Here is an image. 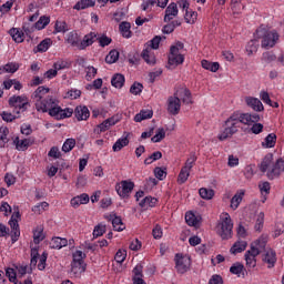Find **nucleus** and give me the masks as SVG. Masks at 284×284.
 <instances>
[{
    "label": "nucleus",
    "instance_id": "nucleus-1",
    "mask_svg": "<svg viewBox=\"0 0 284 284\" xmlns=\"http://www.w3.org/2000/svg\"><path fill=\"white\" fill-rule=\"evenodd\" d=\"M261 121L258 113H243L241 111H234L224 122L222 132L217 135L219 141H227L232 139L242 125H252Z\"/></svg>",
    "mask_w": 284,
    "mask_h": 284
},
{
    "label": "nucleus",
    "instance_id": "nucleus-2",
    "mask_svg": "<svg viewBox=\"0 0 284 284\" xmlns=\"http://www.w3.org/2000/svg\"><path fill=\"white\" fill-rule=\"evenodd\" d=\"M260 171L263 173L267 172V179L274 181V179H278L284 172V160L277 159L274 162V154L267 153L261 162Z\"/></svg>",
    "mask_w": 284,
    "mask_h": 284
},
{
    "label": "nucleus",
    "instance_id": "nucleus-3",
    "mask_svg": "<svg viewBox=\"0 0 284 284\" xmlns=\"http://www.w3.org/2000/svg\"><path fill=\"white\" fill-rule=\"evenodd\" d=\"M65 41L72 48L85 50V48H90V45L97 41V32L91 31L90 33L85 34L81 41L79 33H77V31H71L67 34Z\"/></svg>",
    "mask_w": 284,
    "mask_h": 284
},
{
    "label": "nucleus",
    "instance_id": "nucleus-4",
    "mask_svg": "<svg viewBox=\"0 0 284 284\" xmlns=\"http://www.w3.org/2000/svg\"><path fill=\"white\" fill-rule=\"evenodd\" d=\"M254 37L255 39H262L261 45L264 48V50L274 48L280 39L278 32H276V30H270L263 24L256 29Z\"/></svg>",
    "mask_w": 284,
    "mask_h": 284
},
{
    "label": "nucleus",
    "instance_id": "nucleus-5",
    "mask_svg": "<svg viewBox=\"0 0 284 284\" xmlns=\"http://www.w3.org/2000/svg\"><path fill=\"white\" fill-rule=\"evenodd\" d=\"M183 48H185V44L181 41H178L170 47V52L168 54L169 68H179V65L185 63V55L181 53Z\"/></svg>",
    "mask_w": 284,
    "mask_h": 284
},
{
    "label": "nucleus",
    "instance_id": "nucleus-6",
    "mask_svg": "<svg viewBox=\"0 0 284 284\" xmlns=\"http://www.w3.org/2000/svg\"><path fill=\"white\" fill-rule=\"evenodd\" d=\"M232 230H234V223L230 213H223L220 216V222L216 225V232L222 241H230L232 239Z\"/></svg>",
    "mask_w": 284,
    "mask_h": 284
},
{
    "label": "nucleus",
    "instance_id": "nucleus-7",
    "mask_svg": "<svg viewBox=\"0 0 284 284\" xmlns=\"http://www.w3.org/2000/svg\"><path fill=\"white\" fill-rule=\"evenodd\" d=\"M196 154H191L190 158L185 161L184 165L182 166L179 175H178V183L179 185H183V183L187 182L190 179V172H192V168L196 165Z\"/></svg>",
    "mask_w": 284,
    "mask_h": 284
},
{
    "label": "nucleus",
    "instance_id": "nucleus-8",
    "mask_svg": "<svg viewBox=\"0 0 284 284\" xmlns=\"http://www.w3.org/2000/svg\"><path fill=\"white\" fill-rule=\"evenodd\" d=\"M9 105L14 108V114H21V112L28 110L30 102L26 95H13L9 99Z\"/></svg>",
    "mask_w": 284,
    "mask_h": 284
},
{
    "label": "nucleus",
    "instance_id": "nucleus-9",
    "mask_svg": "<svg viewBox=\"0 0 284 284\" xmlns=\"http://www.w3.org/2000/svg\"><path fill=\"white\" fill-rule=\"evenodd\" d=\"M48 114H49V116H52L57 121H62V119H70V116H72L74 114V110L72 108L62 109L57 103L54 106H52L48 111Z\"/></svg>",
    "mask_w": 284,
    "mask_h": 284
},
{
    "label": "nucleus",
    "instance_id": "nucleus-10",
    "mask_svg": "<svg viewBox=\"0 0 284 284\" xmlns=\"http://www.w3.org/2000/svg\"><path fill=\"white\" fill-rule=\"evenodd\" d=\"M134 190V182L130 180H123L120 184L115 185V192L120 199H130V194H132Z\"/></svg>",
    "mask_w": 284,
    "mask_h": 284
},
{
    "label": "nucleus",
    "instance_id": "nucleus-11",
    "mask_svg": "<svg viewBox=\"0 0 284 284\" xmlns=\"http://www.w3.org/2000/svg\"><path fill=\"white\" fill-rule=\"evenodd\" d=\"M175 270L178 274H185L190 266L192 265V260L189 256H183V254H175Z\"/></svg>",
    "mask_w": 284,
    "mask_h": 284
},
{
    "label": "nucleus",
    "instance_id": "nucleus-12",
    "mask_svg": "<svg viewBox=\"0 0 284 284\" xmlns=\"http://www.w3.org/2000/svg\"><path fill=\"white\" fill-rule=\"evenodd\" d=\"M55 104H57V100L49 95V97L36 102V110L38 112L45 113L49 110H52V108H54Z\"/></svg>",
    "mask_w": 284,
    "mask_h": 284
},
{
    "label": "nucleus",
    "instance_id": "nucleus-13",
    "mask_svg": "<svg viewBox=\"0 0 284 284\" xmlns=\"http://www.w3.org/2000/svg\"><path fill=\"white\" fill-rule=\"evenodd\" d=\"M168 112L176 116L181 112V99L178 95L173 94L168 99Z\"/></svg>",
    "mask_w": 284,
    "mask_h": 284
},
{
    "label": "nucleus",
    "instance_id": "nucleus-14",
    "mask_svg": "<svg viewBox=\"0 0 284 284\" xmlns=\"http://www.w3.org/2000/svg\"><path fill=\"white\" fill-rule=\"evenodd\" d=\"M175 97L184 103V105H192L194 102L192 101V92L187 88L179 89L175 93Z\"/></svg>",
    "mask_w": 284,
    "mask_h": 284
},
{
    "label": "nucleus",
    "instance_id": "nucleus-15",
    "mask_svg": "<svg viewBox=\"0 0 284 284\" xmlns=\"http://www.w3.org/2000/svg\"><path fill=\"white\" fill-rule=\"evenodd\" d=\"M73 114L77 121H88L90 119V109L85 105L75 106Z\"/></svg>",
    "mask_w": 284,
    "mask_h": 284
},
{
    "label": "nucleus",
    "instance_id": "nucleus-16",
    "mask_svg": "<svg viewBox=\"0 0 284 284\" xmlns=\"http://www.w3.org/2000/svg\"><path fill=\"white\" fill-rule=\"evenodd\" d=\"M258 251H256V248L253 247V250H248L246 251L244 258L246 261V267H248L250 270H254V267L256 266V256H258Z\"/></svg>",
    "mask_w": 284,
    "mask_h": 284
},
{
    "label": "nucleus",
    "instance_id": "nucleus-17",
    "mask_svg": "<svg viewBox=\"0 0 284 284\" xmlns=\"http://www.w3.org/2000/svg\"><path fill=\"white\" fill-rule=\"evenodd\" d=\"M13 143L16 145V150H19V152H26V150H28V148L32 145V143H34V140L30 138L20 139L19 136H17L13 140Z\"/></svg>",
    "mask_w": 284,
    "mask_h": 284
},
{
    "label": "nucleus",
    "instance_id": "nucleus-18",
    "mask_svg": "<svg viewBox=\"0 0 284 284\" xmlns=\"http://www.w3.org/2000/svg\"><path fill=\"white\" fill-rule=\"evenodd\" d=\"M245 103L248 105V108H252L254 112H263L265 110L263 102H261L258 98L247 97L245 98Z\"/></svg>",
    "mask_w": 284,
    "mask_h": 284
},
{
    "label": "nucleus",
    "instance_id": "nucleus-19",
    "mask_svg": "<svg viewBox=\"0 0 284 284\" xmlns=\"http://www.w3.org/2000/svg\"><path fill=\"white\" fill-rule=\"evenodd\" d=\"M267 246V235H262L257 240H255L253 243H251V250L258 251V254L261 252H265V247Z\"/></svg>",
    "mask_w": 284,
    "mask_h": 284
},
{
    "label": "nucleus",
    "instance_id": "nucleus-20",
    "mask_svg": "<svg viewBox=\"0 0 284 284\" xmlns=\"http://www.w3.org/2000/svg\"><path fill=\"white\" fill-rule=\"evenodd\" d=\"M8 33L14 41V43H23L26 41V33L19 28H11Z\"/></svg>",
    "mask_w": 284,
    "mask_h": 284
},
{
    "label": "nucleus",
    "instance_id": "nucleus-21",
    "mask_svg": "<svg viewBox=\"0 0 284 284\" xmlns=\"http://www.w3.org/2000/svg\"><path fill=\"white\" fill-rule=\"evenodd\" d=\"M264 263H267L268 270H272L276 265V252L272 248L266 251L264 257L262 258Z\"/></svg>",
    "mask_w": 284,
    "mask_h": 284
},
{
    "label": "nucleus",
    "instance_id": "nucleus-22",
    "mask_svg": "<svg viewBox=\"0 0 284 284\" xmlns=\"http://www.w3.org/2000/svg\"><path fill=\"white\" fill-rule=\"evenodd\" d=\"M132 281H133V284H146L145 280H143V266L141 264H138L133 268Z\"/></svg>",
    "mask_w": 284,
    "mask_h": 284
},
{
    "label": "nucleus",
    "instance_id": "nucleus-23",
    "mask_svg": "<svg viewBox=\"0 0 284 284\" xmlns=\"http://www.w3.org/2000/svg\"><path fill=\"white\" fill-rule=\"evenodd\" d=\"M178 14L179 7L176 6V3H170L165 10L164 21H172V19H174V17H176Z\"/></svg>",
    "mask_w": 284,
    "mask_h": 284
},
{
    "label": "nucleus",
    "instance_id": "nucleus-24",
    "mask_svg": "<svg viewBox=\"0 0 284 284\" xmlns=\"http://www.w3.org/2000/svg\"><path fill=\"white\" fill-rule=\"evenodd\" d=\"M132 24H130V22L128 21H123L119 24V31L120 34H122V37L124 39H131L132 38Z\"/></svg>",
    "mask_w": 284,
    "mask_h": 284
},
{
    "label": "nucleus",
    "instance_id": "nucleus-25",
    "mask_svg": "<svg viewBox=\"0 0 284 284\" xmlns=\"http://www.w3.org/2000/svg\"><path fill=\"white\" fill-rule=\"evenodd\" d=\"M50 247L52 250H63V247H68V239L53 237L50 242Z\"/></svg>",
    "mask_w": 284,
    "mask_h": 284
},
{
    "label": "nucleus",
    "instance_id": "nucleus-26",
    "mask_svg": "<svg viewBox=\"0 0 284 284\" xmlns=\"http://www.w3.org/2000/svg\"><path fill=\"white\" fill-rule=\"evenodd\" d=\"M247 250V242L243 240H237L231 247V254H241Z\"/></svg>",
    "mask_w": 284,
    "mask_h": 284
},
{
    "label": "nucleus",
    "instance_id": "nucleus-27",
    "mask_svg": "<svg viewBox=\"0 0 284 284\" xmlns=\"http://www.w3.org/2000/svg\"><path fill=\"white\" fill-rule=\"evenodd\" d=\"M111 85H113V88H116L118 90H121V88L125 85V75L121 73L113 74V77L111 78Z\"/></svg>",
    "mask_w": 284,
    "mask_h": 284
},
{
    "label": "nucleus",
    "instance_id": "nucleus-28",
    "mask_svg": "<svg viewBox=\"0 0 284 284\" xmlns=\"http://www.w3.org/2000/svg\"><path fill=\"white\" fill-rule=\"evenodd\" d=\"M48 92H50L49 88L45 87H39L31 95V99H33V101H43V97H45V94H48Z\"/></svg>",
    "mask_w": 284,
    "mask_h": 284
},
{
    "label": "nucleus",
    "instance_id": "nucleus-29",
    "mask_svg": "<svg viewBox=\"0 0 284 284\" xmlns=\"http://www.w3.org/2000/svg\"><path fill=\"white\" fill-rule=\"evenodd\" d=\"M257 38L251 40L247 42L246 47H245V51L247 57H252V54H256V52H258V40H256Z\"/></svg>",
    "mask_w": 284,
    "mask_h": 284
},
{
    "label": "nucleus",
    "instance_id": "nucleus-30",
    "mask_svg": "<svg viewBox=\"0 0 284 284\" xmlns=\"http://www.w3.org/2000/svg\"><path fill=\"white\" fill-rule=\"evenodd\" d=\"M245 196V191L241 190L235 193V195L231 199V207L232 210H237L239 205H241V202L243 201V197Z\"/></svg>",
    "mask_w": 284,
    "mask_h": 284
},
{
    "label": "nucleus",
    "instance_id": "nucleus-31",
    "mask_svg": "<svg viewBox=\"0 0 284 284\" xmlns=\"http://www.w3.org/2000/svg\"><path fill=\"white\" fill-rule=\"evenodd\" d=\"M152 116H154V112L152 110H141L140 113L135 114L134 121L135 123H141V121L152 119Z\"/></svg>",
    "mask_w": 284,
    "mask_h": 284
},
{
    "label": "nucleus",
    "instance_id": "nucleus-32",
    "mask_svg": "<svg viewBox=\"0 0 284 284\" xmlns=\"http://www.w3.org/2000/svg\"><path fill=\"white\" fill-rule=\"evenodd\" d=\"M277 57L274 53V51H265L262 53L261 61L264 63V65H270L276 61Z\"/></svg>",
    "mask_w": 284,
    "mask_h": 284
},
{
    "label": "nucleus",
    "instance_id": "nucleus-33",
    "mask_svg": "<svg viewBox=\"0 0 284 284\" xmlns=\"http://www.w3.org/2000/svg\"><path fill=\"white\" fill-rule=\"evenodd\" d=\"M87 264L85 262H71V272L79 276L85 272Z\"/></svg>",
    "mask_w": 284,
    "mask_h": 284
},
{
    "label": "nucleus",
    "instance_id": "nucleus-34",
    "mask_svg": "<svg viewBox=\"0 0 284 284\" xmlns=\"http://www.w3.org/2000/svg\"><path fill=\"white\" fill-rule=\"evenodd\" d=\"M128 145H130V140L128 139V136L120 138L113 144L112 150H113V152H121V150H123V148H125Z\"/></svg>",
    "mask_w": 284,
    "mask_h": 284
},
{
    "label": "nucleus",
    "instance_id": "nucleus-35",
    "mask_svg": "<svg viewBox=\"0 0 284 284\" xmlns=\"http://www.w3.org/2000/svg\"><path fill=\"white\" fill-rule=\"evenodd\" d=\"M156 203H159V200L156 197H152V196H145L140 203V207H156Z\"/></svg>",
    "mask_w": 284,
    "mask_h": 284
},
{
    "label": "nucleus",
    "instance_id": "nucleus-36",
    "mask_svg": "<svg viewBox=\"0 0 284 284\" xmlns=\"http://www.w3.org/2000/svg\"><path fill=\"white\" fill-rule=\"evenodd\" d=\"M201 65L204 70H209V72H219V68H221L219 62H211L207 60H202Z\"/></svg>",
    "mask_w": 284,
    "mask_h": 284
},
{
    "label": "nucleus",
    "instance_id": "nucleus-37",
    "mask_svg": "<svg viewBox=\"0 0 284 284\" xmlns=\"http://www.w3.org/2000/svg\"><path fill=\"white\" fill-rule=\"evenodd\" d=\"M185 223L190 225V227H196L199 225V217L192 211H187L185 213Z\"/></svg>",
    "mask_w": 284,
    "mask_h": 284
},
{
    "label": "nucleus",
    "instance_id": "nucleus-38",
    "mask_svg": "<svg viewBox=\"0 0 284 284\" xmlns=\"http://www.w3.org/2000/svg\"><path fill=\"white\" fill-rule=\"evenodd\" d=\"M19 70V63L9 62L4 67L0 68V74H4V72H9L10 74H14Z\"/></svg>",
    "mask_w": 284,
    "mask_h": 284
},
{
    "label": "nucleus",
    "instance_id": "nucleus-39",
    "mask_svg": "<svg viewBox=\"0 0 284 284\" xmlns=\"http://www.w3.org/2000/svg\"><path fill=\"white\" fill-rule=\"evenodd\" d=\"M276 145V134L270 133L262 142V148H274Z\"/></svg>",
    "mask_w": 284,
    "mask_h": 284
},
{
    "label": "nucleus",
    "instance_id": "nucleus-40",
    "mask_svg": "<svg viewBox=\"0 0 284 284\" xmlns=\"http://www.w3.org/2000/svg\"><path fill=\"white\" fill-rule=\"evenodd\" d=\"M199 194L201 199H204L205 201H211V199H214V190L202 187L199 190Z\"/></svg>",
    "mask_w": 284,
    "mask_h": 284
},
{
    "label": "nucleus",
    "instance_id": "nucleus-41",
    "mask_svg": "<svg viewBox=\"0 0 284 284\" xmlns=\"http://www.w3.org/2000/svg\"><path fill=\"white\" fill-rule=\"evenodd\" d=\"M85 8H94V0H80L74 6V10H85Z\"/></svg>",
    "mask_w": 284,
    "mask_h": 284
},
{
    "label": "nucleus",
    "instance_id": "nucleus-42",
    "mask_svg": "<svg viewBox=\"0 0 284 284\" xmlns=\"http://www.w3.org/2000/svg\"><path fill=\"white\" fill-rule=\"evenodd\" d=\"M77 145V140L70 138V139H67L62 145V152H72V150H74Z\"/></svg>",
    "mask_w": 284,
    "mask_h": 284
},
{
    "label": "nucleus",
    "instance_id": "nucleus-43",
    "mask_svg": "<svg viewBox=\"0 0 284 284\" xmlns=\"http://www.w3.org/2000/svg\"><path fill=\"white\" fill-rule=\"evenodd\" d=\"M95 41L99 42L100 48H105V47L110 45V43H112V38L105 36V34H102L99 37V33H97Z\"/></svg>",
    "mask_w": 284,
    "mask_h": 284
},
{
    "label": "nucleus",
    "instance_id": "nucleus-44",
    "mask_svg": "<svg viewBox=\"0 0 284 284\" xmlns=\"http://www.w3.org/2000/svg\"><path fill=\"white\" fill-rule=\"evenodd\" d=\"M50 45H52V40L44 39L37 45V52H48V50H50Z\"/></svg>",
    "mask_w": 284,
    "mask_h": 284
},
{
    "label": "nucleus",
    "instance_id": "nucleus-45",
    "mask_svg": "<svg viewBox=\"0 0 284 284\" xmlns=\"http://www.w3.org/2000/svg\"><path fill=\"white\" fill-rule=\"evenodd\" d=\"M49 24H50V17L41 16L39 20L36 22V28L37 30H43Z\"/></svg>",
    "mask_w": 284,
    "mask_h": 284
},
{
    "label": "nucleus",
    "instance_id": "nucleus-46",
    "mask_svg": "<svg viewBox=\"0 0 284 284\" xmlns=\"http://www.w3.org/2000/svg\"><path fill=\"white\" fill-rule=\"evenodd\" d=\"M112 225L115 232H123V230H125V224H123V220H121L119 216H115L112 220Z\"/></svg>",
    "mask_w": 284,
    "mask_h": 284
},
{
    "label": "nucleus",
    "instance_id": "nucleus-47",
    "mask_svg": "<svg viewBox=\"0 0 284 284\" xmlns=\"http://www.w3.org/2000/svg\"><path fill=\"white\" fill-rule=\"evenodd\" d=\"M165 139V129L156 130L155 135L151 139L152 143H161Z\"/></svg>",
    "mask_w": 284,
    "mask_h": 284
},
{
    "label": "nucleus",
    "instance_id": "nucleus-48",
    "mask_svg": "<svg viewBox=\"0 0 284 284\" xmlns=\"http://www.w3.org/2000/svg\"><path fill=\"white\" fill-rule=\"evenodd\" d=\"M119 61V51L111 50L109 54L105 57V63L112 64Z\"/></svg>",
    "mask_w": 284,
    "mask_h": 284
},
{
    "label": "nucleus",
    "instance_id": "nucleus-49",
    "mask_svg": "<svg viewBox=\"0 0 284 284\" xmlns=\"http://www.w3.org/2000/svg\"><path fill=\"white\" fill-rule=\"evenodd\" d=\"M19 114L14 113L13 114L11 112L8 111H3L1 113V119L6 121V123H12V121H14L16 119H19Z\"/></svg>",
    "mask_w": 284,
    "mask_h": 284
},
{
    "label": "nucleus",
    "instance_id": "nucleus-50",
    "mask_svg": "<svg viewBox=\"0 0 284 284\" xmlns=\"http://www.w3.org/2000/svg\"><path fill=\"white\" fill-rule=\"evenodd\" d=\"M264 223H265V213L264 212H260L257 214L256 222H255V230H256V232H261V230H263Z\"/></svg>",
    "mask_w": 284,
    "mask_h": 284
},
{
    "label": "nucleus",
    "instance_id": "nucleus-51",
    "mask_svg": "<svg viewBox=\"0 0 284 284\" xmlns=\"http://www.w3.org/2000/svg\"><path fill=\"white\" fill-rule=\"evenodd\" d=\"M199 17V13L192 10H186L184 19L186 21V23H195L196 19Z\"/></svg>",
    "mask_w": 284,
    "mask_h": 284
},
{
    "label": "nucleus",
    "instance_id": "nucleus-52",
    "mask_svg": "<svg viewBox=\"0 0 284 284\" xmlns=\"http://www.w3.org/2000/svg\"><path fill=\"white\" fill-rule=\"evenodd\" d=\"M85 253H83L82 251H75L72 254V263H85Z\"/></svg>",
    "mask_w": 284,
    "mask_h": 284
},
{
    "label": "nucleus",
    "instance_id": "nucleus-53",
    "mask_svg": "<svg viewBox=\"0 0 284 284\" xmlns=\"http://www.w3.org/2000/svg\"><path fill=\"white\" fill-rule=\"evenodd\" d=\"M244 270H245V266L241 263H235L230 267L231 274H235L236 276H241Z\"/></svg>",
    "mask_w": 284,
    "mask_h": 284
},
{
    "label": "nucleus",
    "instance_id": "nucleus-54",
    "mask_svg": "<svg viewBox=\"0 0 284 284\" xmlns=\"http://www.w3.org/2000/svg\"><path fill=\"white\" fill-rule=\"evenodd\" d=\"M48 207H50V204H48V202H41L32 207V212H34L36 214H41V212H44V210H48Z\"/></svg>",
    "mask_w": 284,
    "mask_h": 284
},
{
    "label": "nucleus",
    "instance_id": "nucleus-55",
    "mask_svg": "<svg viewBox=\"0 0 284 284\" xmlns=\"http://www.w3.org/2000/svg\"><path fill=\"white\" fill-rule=\"evenodd\" d=\"M53 68L59 72V70H68L70 68V62L65 60H59L54 62Z\"/></svg>",
    "mask_w": 284,
    "mask_h": 284
},
{
    "label": "nucleus",
    "instance_id": "nucleus-56",
    "mask_svg": "<svg viewBox=\"0 0 284 284\" xmlns=\"http://www.w3.org/2000/svg\"><path fill=\"white\" fill-rule=\"evenodd\" d=\"M128 258V252L125 250H119L115 253L114 261H116L120 265Z\"/></svg>",
    "mask_w": 284,
    "mask_h": 284
},
{
    "label": "nucleus",
    "instance_id": "nucleus-57",
    "mask_svg": "<svg viewBox=\"0 0 284 284\" xmlns=\"http://www.w3.org/2000/svg\"><path fill=\"white\" fill-rule=\"evenodd\" d=\"M142 59L150 65L155 63L154 55H152L148 49L142 51Z\"/></svg>",
    "mask_w": 284,
    "mask_h": 284
},
{
    "label": "nucleus",
    "instance_id": "nucleus-58",
    "mask_svg": "<svg viewBox=\"0 0 284 284\" xmlns=\"http://www.w3.org/2000/svg\"><path fill=\"white\" fill-rule=\"evenodd\" d=\"M6 276L9 278L10 283H14L17 284L18 281H17V271L14 268H7L6 270Z\"/></svg>",
    "mask_w": 284,
    "mask_h": 284
},
{
    "label": "nucleus",
    "instance_id": "nucleus-59",
    "mask_svg": "<svg viewBox=\"0 0 284 284\" xmlns=\"http://www.w3.org/2000/svg\"><path fill=\"white\" fill-rule=\"evenodd\" d=\"M131 94H134L135 97L141 94L143 92V84L139 82H134L130 88Z\"/></svg>",
    "mask_w": 284,
    "mask_h": 284
},
{
    "label": "nucleus",
    "instance_id": "nucleus-60",
    "mask_svg": "<svg viewBox=\"0 0 284 284\" xmlns=\"http://www.w3.org/2000/svg\"><path fill=\"white\" fill-rule=\"evenodd\" d=\"M250 132H252V134H261V132H263V124L257 122H253Z\"/></svg>",
    "mask_w": 284,
    "mask_h": 284
},
{
    "label": "nucleus",
    "instance_id": "nucleus-61",
    "mask_svg": "<svg viewBox=\"0 0 284 284\" xmlns=\"http://www.w3.org/2000/svg\"><path fill=\"white\" fill-rule=\"evenodd\" d=\"M105 234V225L99 224L93 230V236L94 239H99V236H103Z\"/></svg>",
    "mask_w": 284,
    "mask_h": 284
},
{
    "label": "nucleus",
    "instance_id": "nucleus-62",
    "mask_svg": "<svg viewBox=\"0 0 284 284\" xmlns=\"http://www.w3.org/2000/svg\"><path fill=\"white\" fill-rule=\"evenodd\" d=\"M109 128H112L110 122L108 120H104L101 124H99L95 129L94 132H98V134H100V132H106V130Z\"/></svg>",
    "mask_w": 284,
    "mask_h": 284
},
{
    "label": "nucleus",
    "instance_id": "nucleus-63",
    "mask_svg": "<svg viewBox=\"0 0 284 284\" xmlns=\"http://www.w3.org/2000/svg\"><path fill=\"white\" fill-rule=\"evenodd\" d=\"M97 68L94 67H88L87 68V75L85 79L87 81H92V79H94L97 77Z\"/></svg>",
    "mask_w": 284,
    "mask_h": 284
},
{
    "label": "nucleus",
    "instance_id": "nucleus-64",
    "mask_svg": "<svg viewBox=\"0 0 284 284\" xmlns=\"http://www.w3.org/2000/svg\"><path fill=\"white\" fill-rule=\"evenodd\" d=\"M54 28L55 32H68V23L64 21H57Z\"/></svg>",
    "mask_w": 284,
    "mask_h": 284
}]
</instances>
